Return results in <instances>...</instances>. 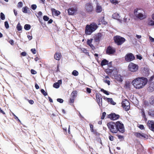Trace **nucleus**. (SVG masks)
Instances as JSON below:
<instances>
[{"instance_id":"1","label":"nucleus","mask_w":154,"mask_h":154,"mask_svg":"<svg viewBox=\"0 0 154 154\" xmlns=\"http://www.w3.org/2000/svg\"><path fill=\"white\" fill-rule=\"evenodd\" d=\"M148 82L147 79L144 77H138L133 80L132 84L134 87L137 89L143 88Z\"/></svg>"},{"instance_id":"2","label":"nucleus","mask_w":154,"mask_h":154,"mask_svg":"<svg viewBox=\"0 0 154 154\" xmlns=\"http://www.w3.org/2000/svg\"><path fill=\"white\" fill-rule=\"evenodd\" d=\"M106 72L108 75L113 76L115 79L119 82H122L123 81V77L117 74L118 71L115 68L110 67L106 70Z\"/></svg>"},{"instance_id":"3","label":"nucleus","mask_w":154,"mask_h":154,"mask_svg":"<svg viewBox=\"0 0 154 154\" xmlns=\"http://www.w3.org/2000/svg\"><path fill=\"white\" fill-rule=\"evenodd\" d=\"M97 28V25L95 23H92L90 25H87L85 29V33L87 35H90L95 31Z\"/></svg>"},{"instance_id":"4","label":"nucleus","mask_w":154,"mask_h":154,"mask_svg":"<svg viewBox=\"0 0 154 154\" xmlns=\"http://www.w3.org/2000/svg\"><path fill=\"white\" fill-rule=\"evenodd\" d=\"M134 16L140 20H143L146 18L143 10L142 8H137L135 9L134 11Z\"/></svg>"},{"instance_id":"5","label":"nucleus","mask_w":154,"mask_h":154,"mask_svg":"<svg viewBox=\"0 0 154 154\" xmlns=\"http://www.w3.org/2000/svg\"><path fill=\"white\" fill-rule=\"evenodd\" d=\"M107 126L109 129L112 133H116L118 132L116 122H110L107 124Z\"/></svg>"},{"instance_id":"6","label":"nucleus","mask_w":154,"mask_h":154,"mask_svg":"<svg viewBox=\"0 0 154 154\" xmlns=\"http://www.w3.org/2000/svg\"><path fill=\"white\" fill-rule=\"evenodd\" d=\"M128 70L132 72H135L137 71L138 69V66L133 63H130L128 67Z\"/></svg>"},{"instance_id":"7","label":"nucleus","mask_w":154,"mask_h":154,"mask_svg":"<svg viewBox=\"0 0 154 154\" xmlns=\"http://www.w3.org/2000/svg\"><path fill=\"white\" fill-rule=\"evenodd\" d=\"M100 1L98 0H94V3L96 5L95 11L97 13H101L103 10L101 5H100Z\"/></svg>"},{"instance_id":"8","label":"nucleus","mask_w":154,"mask_h":154,"mask_svg":"<svg viewBox=\"0 0 154 154\" xmlns=\"http://www.w3.org/2000/svg\"><path fill=\"white\" fill-rule=\"evenodd\" d=\"M115 42L118 45H121L125 41V39L119 36H116L114 37Z\"/></svg>"},{"instance_id":"9","label":"nucleus","mask_w":154,"mask_h":154,"mask_svg":"<svg viewBox=\"0 0 154 154\" xmlns=\"http://www.w3.org/2000/svg\"><path fill=\"white\" fill-rule=\"evenodd\" d=\"M116 128H117V131H118L121 132L123 133L125 131L124 125L121 122L118 121L116 122Z\"/></svg>"},{"instance_id":"10","label":"nucleus","mask_w":154,"mask_h":154,"mask_svg":"<svg viewBox=\"0 0 154 154\" xmlns=\"http://www.w3.org/2000/svg\"><path fill=\"white\" fill-rule=\"evenodd\" d=\"M134 135L137 138L142 139H147L148 138V136L144 133L140 132H135Z\"/></svg>"},{"instance_id":"11","label":"nucleus","mask_w":154,"mask_h":154,"mask_svg":"<svg viewBox=\"0 0 154 154\" xmlns=\"http://www.w3.org/2000/svg\"><path fill=\"white\" fill-rule=\"evenodd\" d=\"M135 57L132 53H128L125 57V60L127 62H130L134 60Z\"/></svg>"},{"instance_id":"12","label":"nucleus","mask_w":154,"mask_h":154,"mask_svg":"<svg viewBox=\"0 0 154 154\" xmlns=\"http://www.w3.org/2000/svg\"><path fill=\"white\" fill-rule=\"evenodd\" d=\"M122 104L123 108L125 110H128L130 109V103L127 100H122Z\"/></svg>"},{"instance_id":"13","label":"nucleus","mask_w":154,"mask_h":154,"mask_svg":"<svg viewBox=\"0 0 154 154\" xmlns=\"http://www.w3.org/2000/svg\"><path fill=\"white\" fill-rule=\"evenodd\" d=\"M103 38V34L99 33L95 35L94 37V41L96 42H99Z\"/></svg>"},{"instance_id":"14","label":"nucleus","mask_w":154,"mask_h":154,"mask_svg":"<svg viewBox=\"0 0 154 154\" xmlns=\"http://www.w3.org/2000/svg\"><path fill=\"white\" fill-rule=\"evenodd\" d=\"M85 9L87 12L89 13L91 12L93 10L92 5L89 3H87L85 5Z\"/></svg>"},{"instance_id":"15","label":"nucleus","mask_w":154,"mask_h":154,"mask_svg":"<svg viewBox=\"0 0 154 154\" xmlns=\"http://www.w3.org/2000/svg\"><path fill=\"white\" fill-rule=\"evenodd\" d=\"M112 17L114 19L117 20L120 23H122V19L120 18V16L118 13H116L113 14L112 15Z\"/></svg>"},{"instance_id":"16","label":"nucleus","mask_w":154,"mask_h":154,"mask_svg":"<svg viewBox=\"0 0 154 154\" xmlns=\"http://www.w3.org/2000/svg\"><path fill=\"white\" fill-rule=\"evenodd\" d=\"M108 118L112 120H116L119 118V116L115 113H112L108 115Z\"/></svg>"},{"instance_id":"17","label":"nucleus","mask_w":154,"mask_h":154,"mask_svg":"<svg viewBox=\"0 0 154 154\" xmlns=\"http://www.w3.org/2000/svg\"><path fill=\"white\" fill-rule=\"evenodd\" d=\"M87 44L92 49H94V44H97V43L93 39H88L87 42Z\"/></svg>"},{"instance_id":"18","label":"nucleus","mask_w":154,"mask_h":154,"mask_svg":"<svg viewBox=\"0 0 154 154\" xmlns=\"http://www.w3.org/2000/svg\"><path fill=\"white\" fill-rule=\"evenodd\" d=\"M149 128L151 131H154V121H149L147 124Z\"/></svg>"},{"instance_id":"19","label":"nucleus","mask_w":154,"mask_h":154,"mask_svg":"<svg viewBox=\"0 0 154 154\" xmlns=\"http://www.w3.org/2000/svg\"><path fill=\"white\" fill-rule=\"evenodd\" d=\"M115 48L109 46L107 49L106 53L108 54H113L115 52Z\"/></svg>"},{"instance_id":"20","label":"nucleus","mask_w":154,"mask_h":154,"mask_svg":"<svg viewBox=\"0 0 154 154\" xmlns=\"http://www.w3.org/2000/svg\"><path fill=\"white\" fill-rule=\"evenodd\" d=\"M76 9L74 8H70L68 10V13L69 15H72L76 12Z\"/></svg>"},{"instance_id":"21","label":"nucleus","mask_w":154,"mask_h":154,"mask_svg":"<svg viewBox=\"0 0 154 154\" xmlns=\"http://www.w3.org/2000/svg\"><path fill=\"white\" fill-rule=\"evenodd\" d=\"M62 57L61 54L58 52L56 53L54 55V57L55 59L57 60H59Z\"/></svg>"},{"instance_id":"22","label":"nucleus","mask_w":154,"mask_h":154,"mask_svg":"<svg viewBox=\"0 0 154 154\" xmlns=\"http://www.w3.org/2000/svg\"><path fill=\"white\" fill-rule=\"evenodd\" d=\"M62 84V81L61 80H59L57 82L54 83L53 85L54 88H58L60 87V85Z\"/></svg>"},{"instance_id":"23","label":"nucleus","mask_w":154,"mask_h":154,"mask_svg":"<svg viewBox=\"0 0 154 154\" xmlns=\"http://www.w3.org/2000/svg\"><path fill=\"white\" fill-rule=\"evenodd\" d=\"M51 11L53 15L57 16L60 14V12L59 11H57L54 9L52 8Z\"/></svg>"},{"instance_id":"24","label":"nucleus","mask_w":154,"mask_h":154,"mask_svg":"<svg viewBox=\"0 0 154 154\" xmlns=\"http://www.w3.org/2000/svg\"><path fill=\"white\" fill-rule=\"evenodd\" d=\"M99 23L100 24L102 23L103 24L105 25L107 23V22L105 20L104 17H101L99 19Z\"/></svg>"},{"instance_id":"25","label":"nucleus","mask_w":154,"mask_h":154,"mask_svg":"<svg viewBox=\"0 0 154 154\" xmlns=\"http://www.w3.org/2000/svg\"><path fill=\"white\" fill-rule=\"evenodd\" d=\"M90 130L94 134H96V135L97 134V131L95 129H94L93 128V125L91 124H90Z\"/></svg>"},{"instance_id":"26","label":"nucleus","mask_w":154,"mask_h":154,"mask_svg":"<svg viewBox=\"0 0 154 154\" xmlns=\"http://www.w3.org/2000/svg\"><path fill=\"white\" fill-rule=\"evenodd\" d=\"M149 90L151 92H152L154 90V82L151 83L150 84L149 87Z\"/></svg>"},{"instance_id":"27","label":"nucleus","mask_w":154,"mask_h":154,"mask_svg":"<svg viewBox=\"0 0 154 154\" xmlns=\"http://www.w3.org/2000/svg\"><path fill=\"white\" fill-rule=\"evenodd\" d=\"M107 102L113 105H115L116 104V103L113 101L112 98L107 99Z\"/></svg>"},{"instance_id":"28","label":"nucleus","mask_w":154,"mask_h":154,"mask_svg":"<svg viewBox=\"0 0 154 154\" xmlns=\"http://www.w3.org/2000/svg\"><path fill=\"white\" fill-rule=\"evenodd\" d=\"M147 24L149 26L154 25V21L152 20H149L147 22Z\"/></svg>"},{"instance_id":"29","label":"nucleus","mask_w":154,"mask_h":154,"mask_svg":"<svg viewBox=\"0 0 154 154\" xmlns=\"http://www.w3.org/2000/svg\"><path fill=\"white\" fill-rule=\"evenodd\" d=\"M31 26L29 24H26L24 26V29L26 30H28L31 28Z\"/></svg>"},{"instance_id":"30","label":"nucleus","mask_w":154,"mask_h":154,"mask_svg":"<svg viewBox=\"0 0 154 154\" xmlns=\"http://www.w3.org/2000/svg\"><path fill=\"white\" fill-rule=\"evenodd\" d=\"M108 61L106 59H104L102 61L101 65L102 66L108 64Z\"/></svg>"},{"instance_id":"31","label":"nucleus","mask_w":154,"mask_h":154,"mask_svg":"<svg viewBox=\"0 0 154 154\" xmlns=\"http://www.w3.org/2000/svg\"><path fill=\"white\" fill-rule=\"evenodd\" d=\"M17 30L18 31H21L22 29V27L21 26L20 23H19L17 26Z\"/></svg>"},{"instance_id":"32","label":"nucleus","mask_w":154,"mask_h":154,"mask_svg":"<svg viewBox=\"0 0 154 154\" xmlns=\"http://www.w3.org/2000/svg\"><path fill=\"white\" fill-rule=\"evenodd\" d=\"M28 10V8L26 6H25V7H23L22 9L23 12L24 13H27Z\"/></svg>"},{"instance_id":"33","label":"nucleus","mask_w":154,"mask_h":154,"mask_svg":"<svg viewBox=\"0 0 154 154\" xmlns=\"http://www.w3.org/2000/svg\"><path fill=\"white\" fill-rule=\"evenodd\" d=\"M96 98L97 100V101L99 105L100 106V104L99 103H100V102H101V103H102V99L101 98H100V97H98V98L97 99V94H96ZM102 103H101V105H102Z\"/></svg>"},{"instance_id":"34","label":"nucleus","mask_w":154,"mask_h":154,"mask_svg":"<svg viewBox=\"0 0 154 154\" xmlns=\"http://www.w3.org/2000/svg\"><path fill=\"white\" fill-rule=\"evenodd\" d=\"M96 98L97 100V101L99 105L100 106V104L99 103H100V102H101V103H102V99L101 98H100V97H98V98L97 99V94H96ZM102 103H101V105H102Z\"/></svg>"},{"instance_id":"35","label":"nucleus","mask_w":154,"mask_h":154,"mask_svg":"<svg viewBox=\"0 0 154 154\" xmlns=\"http://www.w3.org/2000/svg\"><path fill=\"white\" fill-rule=\"evenodd\" d=\"M100 91L101 92H103L104 94H106V95H109V94H110L109 92L104 90L103 89H101Z\"/></svg>"},{"instance_id":"36","label":"nucleus","mask_w":154,"mask_h":154,"mask_svg":"<svg viewBox=\"0 0 154 154\" xmlns=\"http://www.w3.org/2000/svg\"><path fill=\"white\" fill-rule=\"evenodd\" d=\"M72 74L75 76H77L79 75V72L76 70H74L72 72Z\"/></svg>"},{"instance_id":"37","label":"nucleus","mask_w":154,"mask_h":154,"mask_svg":"<svg viewBox=\"0 0 154 154\" xmlns=\"http://www.w3.org/2000/svg\"><path fill=\"white\" fill-rule=\"evenodd\" d=\"M77 94L76 91H73L71 93V95L73 98H74L76 96Z\"/></svg>"},{"instance_id":"38","label":"nucleus","mask_w":154,"mask_h":154,"mask_svg":"<svg viewBox=\"0 0 154 154\" xmlns=\"http://www.w3.org/2000/svg\"><path fill=\"white\" fill-rule=\"evenodd\" d=\"M110 1L112 3L115 5L119 3V2L117 0H110Z\"/></svg>"},{"instance_id":"39","label":"nucleus","mask_w":154,"mask_h":154,"mask_svg":"<svg viewBox=\"0 0 154 154\" xmlns=\"http://www.w3.org/2000/svg\"><path fill=\"white\" fill-rule=\"evenodd\" d=\"M23 5V3L22 2H19L18 3L17 7L19 8H21L22 7Z\"/></svg>"},{"instance_id":"40","label":"nucleus","mask_w":154,"mask_h":154,"mask_svg":"<svg viewBox=\"0 0 154 154\" xmlns=\"http://www.w3.org/2000/svg\"><path fill=\"white\" fill-rule=\"evenodd\" d=\"M42 15V12L39 11L37 13V15H36V16L38 18L41 17Z\"/></svg>"},{"instance_id":"41","label":"nucleus","mask_w":154,"mask_h":154,"mask_svg":"<svg viewBox=\"0 0 154 154\" xmlns=\"http://www.w3.org/2000/svg\"><path fill=\"white\" fill-rule=\"evenodd\" d=\"M0 17H1V18L2 20H4L5 19V15L2 13H1Z\"/></svg>"},{"instance_id":"42","label":"nucleus","mask_w":154,"mask_h":154,"mask_svg":"<svg viewBox=\"0 0 154 154\" xmlns=\"http://www.w3.org/2000/svg\"><path fill=\"white\" fill-rule=\"evenodd\" d=\"M136 57L137 59H139L140 60H141L142 57V56L140 54H138L136 55Z\"/></svg>"},{"instance_id":"43","label":"nucleus","mask_w":154,"mask_h":154,"mask_svg":"<svg viewBox=\"0 0 154 154\" xmlns=\"http://www.w3.org/2000/svg\"><path fill=\"white\" fill-rule=\"evenodd\" d=\"M41 93L45 96L47 95V93L43 89H42L41 90Z\"/></svg>"},{"instance_id":"44","label":"nucleus","mask_w":154,"mask_h":154,"mask_svg":"<svg viewBox=\"0 0 154 154\" xmlns=\"http://www.w3.org/2000/svg\"><path fill=\"white\" fill-rule=\"evenodd\" d=\"M104 82L106 83L108 85H110V82L108 79H104Z\"/></svg>"},{"instance_id":"45","label":"nucleus","mask_w":154,"mask_h":154,"mask_svg":"<svg viewBox=\"0 0 154 154\" xmlns=\"http://www.w3.org/2000/svg\"><path fill=\"white\" fill-rule=\"evenodd\" d=\"M5 26L6 29H8L9 28V25L7 21L5 22Z\"/></svg>"},{"instance_id":"46","label":"nucleus","mask_w":154,"mask_h":154,"mask_svg":"<svg viewBox=\"0 0 154 154\" xmlns=\"http://www.w3.org/2000/svg\"><path fill=\"white\" fill-rule=\"evenodd\" d=\"M31 8L33 10H35L37 8V6L35 4H33L31 5Z\"/></svg>"},{"instance_id":"47","label":"nucleus","mask_w":154,"mask_h":154,"mask_svg":"<svg viewBox=\"0 0 154 154\" xmlns=\"http://www.w3.org/2000/svg\"><path fill=\"white\" fill-rule=\"evenodd\" d=\"M43 19L45 21H48L49 20V18L46 16H44L43 17Z\"/></svg>"},{"instance_id":"48","label":"nucleus","mask_w":154,"mask_h":154,"mask_svg":"<svg viewBox=\"0 0 154 154\" xmlns=\"http://www.w3.org/2000/svg\"><path fill=\"white\" fill-rule=\"evenodd\" d=\"M138 127L141 129L142 130L144 129V127L143 125H138Z\"/></svg>"},{"instance_id":"49","label":"nucleus","mask_w":154,"mask_h":154,"mask_svg":"<svg viewBox=\"0 0 154 154\" xmlns=\"http://www.w3.org/2000/svg\"><path fill=\"white\" fill-rule=\"evenodd\" d=\"M31 51L34 54H35L36 53V50L35 48H32L31 49Z\"/></svg>"},{"instance_id":"50","label":"nucleus","mask_w":154,"mask_h":154,"mask_svg":"<svg viewBox=\"0 0 154 154\" xmlns=\"http://www.w3.org/2000/svg\"><path fill=\"white\" fill-rule=\"evenodd\" d=\"M106 113L105 112H103L102 114V115L101 117V119H103L106 116Z\"/></svg>"},{"instance_id":"51","label":"nucleus","mask_w":154,"mask_h":154,"mask_svg":"<svg viewBox=\"0 0 154 154\" xmlns=\"http://www.w3.org/2000/svg\"><path fill=\"white\" fill-rule=\"evenodd\" d=\"M127 18L126 17V16H125L124 18L122 19V23H123L124 22H125L127 21Z\"/></svg>"},{"instance_id":"52","label":"nucleus","mask_w":154,"mask_h":154,"mask_svg":"<svg viewBox=\"0 0 154 154\" xmlns=\"http://www.w3.org/2000/svg\"><path fill=\"white\" fill-rule=\"evenodd\" d=\"M57 101L60 103H62L63 102V100L62 99L58 98L57 99Z\"/></svg>"},{"instance_id":"53","label":"nucleus","mask_w":154,"mask_h":154,"mask_svg":"<svg viewBox=\"0 0 154 154\" xmlns=\"http://www.w3.org/2000/svg\"><path fill=\"white\" fill-rule=\"evenodd\" d=\"M118 138L121 140H123L124 139V137L123 136L121 135H119L118 136Z\"/></svg>"},{"instance_id":"54","label":"nucleus","mask_w":154,"mask_h":154,"mask_svg":"<svg viewBox=\"0 0 154 154\" xmlns=\"http://www.w3.org/2000/svg\"><path fill=\"white\" fill-rule=\"evenodd\" d=\"M149 39L151 42H154V38H152L151 36H149Z\"/></svg>"},{"instance_id":"55","label":"nucleus","mask_w":154,"mask_h":154,"mask_svg":"<svg viewBox=\"0 0 154 154\" xmlns=\"http://www.w3.org/2000/svg\"><path fill=\"white\" fill-rule=\"evenodd\" d=\"M109 138L110 140L111 141H113L114 140V138L111 135L109 136Z\"/></svg>"},{"instance_id":"56","label":"nucleus","mask_w":154,"mask_h":154,"mask_svg":"<svg viewBox=\"0 0 154 154\" xmlns=\"http://www.w3.org/2000/svg\"><path fill=\"white\" fill-rule=\"evenodd\" d=\"M31 73L33 74H35L36 73V71L33 69H31Z\"/></svg>"},{"instance_id":"57","label":"nucleus","mask_w":154,"mask_h":154,"mask_svg":"<svg viewBox=\"0 0 154 154\" xmlns=\"http://www.w3.org/2000/svg\"><path fill=\"white\" fill-rule=\"evenodd\" d=\"M91 89L89 88H86V91H87V92L89 93H91Z\"/></svg>"},{"instance_id":"58","label":"nucleus","mask_w":154,"mask_h":154,"mask_svg":"<svg viewBox=\"0 0 154 154\" xmlns=\"http://www.w3.org/2000/svg\"><path fill=\"white\" fill-rule=\"evenodd\" d=\"M21 55L23 56H25L26 55V52H23L21 53Z\"/></svg>"},{"instance_id":"59","label":"nucleus","mask_w":154,"mask_h":154,"mask_svg":"<svg viewBox=\"0 0 154 154\" xmlns=\"http://www.w3.org/2000/svg\"><path fill=\"white\" fill-rule=\"evenodd\" d=\"M74 101V98H71L69 100V102L72 103H73Z\"/></svg>"},{"instance_id":"60","label":"nucleus","mask_w":154,"mask_h":154,"mask_svg":"<svg viewBox=\"0 0 154 154\" xmlns=\"http://www.w3.org/2000/svg\"><path fill=\"white\" fill-rule=\"evenodd\" d=\"M9 42L10 43V44L12 45H13L14 44V41L13 40H10Z\"/></svg>"},{"instance_id":"61","label":"nucleus","mask_w":154,"mask_h":154,"mask_svg":"<svg viewBox=\"0 0 154 154\" xmlns=\"http://www.w3.org/2000/svg\"><path fill=\"white\" fill-rule=\"evenodd\" d=\"M29 102L31 104H32L34 103V101L32 100H29Z\"/></svg>"},{"instance_id":"62","label":"nucleus","mask_w":154,"mask_h":154,"mask_svg":"<svg viewBox=\"0 0 154 154\" xmlns=\"http://www.w3.org/2000/svg\"><path fill=\"white\" fill-rule=\"evenodd\" d=\"M27 38L29 39V40H30L32 39V36L28 35L27 36Z\"/></svg>"},{"instance_id":"63","label":"nucleus","mask_w":154,"mask_h":154,"mask_svg":"<svg viewBox=\"0 0 154 154\" xmlns=\"http://www.w3.org/2000/svg\"><path fill=\"white\" fill-rule=\"evenodd\" d=\"M35 87L36 89H38L39 88V86L37 84H35Z\"/></svg>"},{"instance_id":"64","label":"nucleus","mask_w":154,"mask_h":154,"mask_svg":"<svg viewBox=\"0 0 154 154\" xmlns=\"http://www.w3.org/2000/svg\"><path fill=\"white\" fill-rule=\"evenodd\" d=\"M14 14H15V15L16 16L17 14V11H16L15 10H14Z\"/></svg>"}]
</instances>
